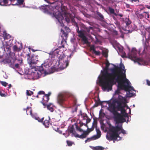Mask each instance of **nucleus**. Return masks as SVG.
<instances>
[{
	"label": "nucleus",
	"mask_w": 150,
	"mask_h": 150,
	"mask_svg": "<svg viewBox=\"0 0 150 150\" xmlns=\"http://www.w3.org/2000/svg\"><path fill=\"white\" fill-rule=\"evenodd\" d=\"M69 61L67 60L64 61V59H59V64L61 70H63L68 66Z\"/></svg>",
	"instance_id": "nucleus-8"
},
{
	"label": "nucleus",
	"mask_w": 150,
	"mask_h": 150,
	"mask_svg": "<svg viewBox=\"0 0 150 150\" xmlns=\"http://www.w3.org/2000/svg\"><path fill=\"white\" fill-rule=\"evenodd\" d=\"M125 23L127 26H128L131 23V21L129 20V18H126Z\"/></svg>",
	"instance_id": "nucleus-30"
},
{
	"label": "nucleus",
	"mask_w": 150,
	"mask_h": 150,
	"mask_svg": "<svg viewBox=\"0 0 150 150\" xmlns=\"http://www.w3.org/2000/svg\"><path fill=\"white\" fill-rule=\"evenodd\" d=\"M57 131L60 134H62V131L59 130V129L57 128Z\"/></svg>",
	"instance_id": "nucleus-57"
},
{
	"label": "nucleus",
	"mask_w": 150,
	"mask_h": 150,
	"mask_svg": "<svg viewBox=\"0 0 150 150\" xmlns=\"http://www.w3.org/2000/svg\"><path fill=\"white\" fill-rule=\"evenodd\" d=\"M66 42V41L64 40V39H63L62 40L61 42V46H59V45H58V47L59 48H61L62 47L64 48V44H65Z\"/></svg>",
	"instance_id": "nucleus-25"
},
{
	"label": "nucleus",
	"mask_w": 150,
	"mask_h": 150,
	"mask_svg": "<svg viewBox=\"0 0 150 150\" xmlns=\"http://www.w3.org/2000/svg\"><path fill=\"white\" fill-rule=\"evenodd\" d=\"M97 123V121L96 120H95V119H94V121L93 123V126H94L95 125H96Z\"/></svg>",
	"instance_id": "nucleus-45"
},
{
	"label": "nucleus",
	"mask_w": 150,
	"mask_h": 150,
	"mask_svg": "<svg viewBox=\"0 0 150 150\" xmlns=\"http://www.w3.org/2000/svg\"><path fill=\"white\" fill-rule=\"evenodd\" d=\"M94 126H92V127L89 128L88 127L86 131H83V133L81 135H76L78 138H80L81 139H83L86 138L87 135H88L90 132L93 131L94 129Z\"/></svg>",
	"instance_id": "nucleus-7"
},
{
	"label": "nucleus",
	"mask_w": 150,
	"mask_h": 150,
	"mask_svg": "<svg viewBox=\"0 0 150 150\" xmlns=\"http://www.w3.org/2000/svg\"><path fill=\"white\" fill-rule=\"evenodd\" d=\"M115 103H117V105L116 106L117 109V111H120L121 114H122L125 117H127L128 118V114L126 112V110L125 109V107H127V109H129V111L130 112V108H129L128 106H126L125 104H124L122 105L123 101L122 100H117L115 101Z\"/></svg>",
	"instance_id": "nucleus-5"
},
{
	"label": "nucleus",
	"mask_w": 150,
	"mask_h": 150,
	"mask_svg": "<svg viewBox=\"0 0 150 150\" xmlns=\"http://www.w3.org/2000/svg\"><path fill=\"white\" fill-rule=\"evenodd\" d=\"M49 7V6L48 5H45L44 6H41V8L42 9L44 10V12L45 13H48V10L47 9L46 7Z\"/></svg>",
	"instance_id": "nucleus-26"
},
{
	"label": "nucleus",
	"mask_w": 150,
	"mask_h": 150,
	"mask_svg": "<svg viewBox=\"0 0 150 150\" xmlns=\"http://www.w3.org/2000/svg\"><path fill=\"white\" fill-rule=\"evenodd\" d=\"M23 110L26 111L27 115L30 114L32 117L34 115L32 113V110L30 107H27L26 109H24Z\"/></svg>",
	"instance_id": "nucleus-18"
},
{
	"label": "nucleus",
	"mask_w": 150,
	"mask_h": 150,
	"mask_svg": "<svg viewBox=\"0 0 150 150\" xmlns=\"http://www.w3.org/2000/svg\"><path fill=\"white\" fill-rule=\"evenodd\" d=\"M3 2L5 4H6L8 3V0H3Z\"/></svg>",
	"instance_id": "nucleus-52"
},
{
	"label": "nucleus",
	"mask_w": 150,
	"mask_h": 150,
	"mask_svg": "<svg viewBox=\"0 0 150 150\" xmlns=\"http://www.w3.org/2000/svg\"><path fill=\"white\" fill-rule=\"evenodd\" d=\"M68 132L69 133H72L75 137H77L76 135H79L78 134H76L75 131H74V128L73 125L69 127L68 128Z\"/></svg>",
	"instance_id": "nucleus-15"
},
{
	"label": "nucleus",
	"mask_w": 150,
	"mask_h": 150,
	"mask_svg": "<svg viewBox=\"0 0 150 150\" xmlns=\"http://www.w3.org/2000/svg\"><path fill=\"white\" fill-rule=\"evenodd\" d=\"M66 98L64 95L59 94L57 98L58 103L62 106L64 102L66 100Z\"/></svg>",
	"instance_id": "nucleus-9"
},
{
	"label": "nucleus",
	"mask_w": 150,
	"mask_h": 150,
	"mask_svg": "<svg viewBox=\"0 0 150 150\" xmlns=\"http://www.w3.org/2000/svg\"><path fill=\"white\" fill-rule=\"evenodd\" d=\"M45 1H46L47 2V3L50 4H54V2H53L52 3H51L48 0H44Z\"/></svg>",
	"instance_id": "nucleus-48"
},
{
	"label": "nucleus",
	"mask_w": 150,
	"mask_h": 150,
	"mask_svg": "<svg viewBox=\"0 0 150 150\" xmlns=\"http://www.w3.org/2000/svg\"><path fill=\"white\" fill-rule=\"evenodd\" d=\"M87 140H88V142H89L93 140V139H92V137H90V138H87Z\"/></svg>",
	"instance_id": "nucleus-51"
},
{
	"label": "nucleus",
	"mask_w": 150,
	"mask_h": 150,
	"mask_svg": "<svg viewBox=\"0 0 150 150\" xmlns=\"http://www.w3.org/2000/svg\"><path fill=\"white\" fill-rule=\"evenodd\" d=\"M19 64H16L15 65V67L16 68H18L19 67Z\"/></svg>",
	"instance_id": "nucleus-55"
},
{
	"label": "nucleus",
	"mask_w": 150,
	"mask_h": 150,
	"mask_svg": "<svg viewBox=\"0 0 150 150\" xmlns=\"http://www.w3.org/2000/svg\"><path fill=\"white\" fill-rule=\"evenodd\" d=\"M146 83L148 85L150 86V81L148 80H146Z\"/></svg>",
	"instance_id": "nucleus-50"
},
{
	"label": "nucleus",
	"mask_w": 150,
	"mask_h": 150,
	"mask_svg": "<svg viewBox=\"0 0 150 150\" xmlns=\"http://www.w3.org/2000/svg\"><path fill=\"white\" fill-rule=\"evenodd\" d=\"M96 14L99 17V20L100 21H103L104 19V16L101 13L98 11H97Z\"/></svg>",
	"instance_id": "nucleus-20"
},
{
	"label": "nucleus",
	"mask_w": 150,
	"mask_h": 150,
	"mask_svg": "<svg viewBox=\"0 0 150 150\" xmlns=\"http://www.w3.org/2000/svg\"><path fill=\"white\" fill-rule=\"evenodd\" d=\"M78 36L82 39V40L84 43H88V41L87 38L85 35L83 30H81L78 33Z\"/></svg>",
	"instance_id": "nucleus-10"
},
{
	"label": "nucleus",
	"mask_w": 150,
	"mask_h": 150,
	"mask_svg": "<svg viewBox=\"0 0 150 150\" xmlns=\"http://www.w3.org/2000/svg\"><path fill=\"white\" fill-rule=\"evenodd\" d=\"M76 128L77 130L79 131L80 132H83V131L84 130H83L82 129H81L80 127H79L78 126L76 125Z\"/></svg>",
	"instance_id": "nucleus-35"
},
{
	"label": "nucleus",
	"mask_w": 150,
	"mask_h": 150,
	"mask_svg": "<svg viewBox=\"0 0 150 150\" xmlns=\"http://www.w3.org/2000/svg\"><path fill=\"white\" fill-rule=\"evenodd\" d=\"M13 50L14 52H20L21 50L22 47L21 45V47H18L17 45H16L13 46Z\"/></svg>",
	"instance_id": "nucleus-19"
},
{
	"label": "nucleus",
	"mask_w": 150,
	"mask_h": 150,
	"mask_svg": "<svg viewBox=\"0 0 150 150\" xmlns=\"http://www.w3.org/2000/svg\"><path fill=\"white\" fill-rule=\"evenodd\" d=\"M88 142V140H87V139L85 140V143H86Z\"/></svg>",
	"instance_id": "nucleus-62"
},
{
	"label": "nucleus",
	"mask_w": 150,
	"mask_h": 150,
	"mask_svg": "<svg viewBox=\"0 0 150 150\" xmlns=\"http://www.w3.org/2000/svg\"><path fill=\"white\" fill-rule=\"evenodd\" d=\"M108 10L110 13L113 14L115 16H117V14L115 12V10L114 9L110 7H108Z\"/></svg>",
	"instance_id": "nucleus-22"
},
{
	"label": "nucleus",
	"mask_w": 150,
	"mask_h": 150,
	"mask_svg": "<svg viewBox=\"0 0 150 150\" xmlns=\"http://www.w3.org/2000/svg\"><path fill=\"white\" fill-rule=\"evenodd\" d=\"M30 54L29 53L27 54L28 57V62L29 64L30 67L31 69H35V71L33 73V75L35 78L38 79L44 74H45L47 71V66L49 67L47 65H45V64H42L39 67H38L36 68L35 65L38 61L37 57L35 55L32 56L31 57H30Z\"/></svg>",
	"instance_id": "nucleus-2"
},
{
	"label": "nucleus",
	"mask_w": 150,
	"mask_h": 150,
	"mask_svg": "<svg viewBox=\"0 0 150 150\" xmlns=\"http://www.w3.org/2000/svg\"><path fill=\"white\" fill-rule=\"evenodd\" d=\"M123 64H121L119 67L115 66L111 69V73H108L107 71L103 72L102 76L99 79V82L101 85L102 89L104 91H108L112 89V86L116 82L118 83L119 87L122 88L124 87L127 89L129 87L127 85L129 80L126 78V70Z\"/></svg>",
	"instance_id": "nucleus-1"
},
{
	"label": "nucleus",
	"mask_w": 150,
	"mask_h": 150,
	"mask_svg": "<svg viewBox=\"0 0 150 150\" xmlns=\"http://www.w3.org/2000/svg\"><path fill=\"white\" fill-rule=\"evenodd\" d=\"M95 150H103L104 148L101 146H97L94 147Z\"/></svg>",
	"instance_id": "nucleus-31"
},
{
	"label": "nucleus",
	"mask_w": 150,
	"mask_h": 150,
	"mask_svg": "<svg viewBox=\"0 0 150 150\" xmlns=\"http://www.w3.org/2000/svg\"><path fill=\"white\" fill-rule=\"evenodd\" d=\"M54 105L52 103H50L48 104H47L45 106H44V108H45L47 107L48 110L50 111L51 112H53L54 110Z\"/></svg>",
	"instance_id": "nucleus-17"
},
{
	"label": "nucleus",
	"mask_w": 150,
	"mask_h": 150,
	"mask_svg": "<svg viewBox=\"0 0 150 150\" xmlns=\"http://www.w3.org/2000/svg\"><path fill=\"white\" fill-rule=\"evenodd\" d=\"M116 109H117L116 106L114 104H111L109 107V110L113 114L117 112Z\"/></svg>",
	"instance_id": "nucleus-13"
},
{
	"label": "nucleus",
	"mask_w": 150,
	"mask_h": 150,
	"mask_svg": "<svg viewBox=\"0 0 150 150\" xmlns=\"http://www.w3.org/2000/svg\"><path fill=\"white\" fill-rule=\"evenodd\" d=\"M72 23H74V25L76 27V29L77 31V32L78 33L79 31H80V30H79V27L78 25V24L75 21V20H74V21H71Z\"/></svg>",
	"instance_id": "nucleus-27"
},
{
	"label": "nucleus",
	"mask_w": 150,
	"mask_h": 150,
	"mask_svg": "<svg viewBox=\"0 0 150 150\" xmlns=\"http://www.w3.org/2000/svg\"><path fill=\"white\" fill-rule=\"evenodd\" d=\"M91 119L90 118H89L88 117L86 119V124H87L90 122H91Z\"/></svg>",
	"instance_id": "nucleus-43"
},
{
	"label": "nucleus",
	"mask_w": 150,
	"mask_h": 150,
	"mask_svg": "<svg viewBox=\"0 0 150 150\" xmlns=\"http://www.w3.org/2000/svg\"><path fill=\"white\" fill-rule=\"evenodd\" d=\"M32 51L33 52H34L35 51V50H34V49H32Z\"/></svg>",
	"instance_id": "nucleus-63"
},
{
	"label": "nucleus",
	"mask_w": 150,
	"mask_h": 150,
	"mask_svg": "<svg viewBox=\"0 0 150 150\" xmlns=\"http://www.w3.org/2000/svg\"><path fill=\"white\" fill-rule=\"evenodd\" d=\"M109 130L112 133H110L109 135H107L106 137L109 141L112 140L116 141L118 137L120 138L119 135L121 133L123 134H126V131L123 129L122 125L115 126H110Z\"/></svg>",
	"instance_id": "nucleus-4"
},
{
	"label": "nucleus",
	"mask_w": 150,
	"mask_h": 150,
	"mask_svg": "<svg viewBox=\"0 0 150 150\" xmlns=\"http://www.w3.org/2000/svg\"><path fill=\"white\" fill-rule=\"evenodd\" d=\"M103 55L106 58L108 56V54L106 52H103Z\"/></svg>",
	"instance_id": "nucleus-44"
},
{
	"label": "nucleus",
	"mask_w": 150,
	"mask_h": 150,
	"mask_svg": "<svg viewBox=\"0 0 150 150\" xmlns=\"http://www.w3.org/2000/svg\"><path fill=\"white\" fill-rule=\"evenodd\" d=\"M51 94L50 92H49L48 94H45L43 96L41 103L44 106H45L47 105V103L49 100V97Z\"/></svg>",
	"instance_id": "nucleus-11"
},
{
	"label": "nucleus",
	"mask_w": 150,
	"mask_h": 150,
	"mask_svg": "<svg viewBox=\"0 0 150 150\" xmlns=\"http://www.w3.org/2000/svg\"><path fill=\"white\" fill-rule=\"evenodd\" d=\"M96 130L97 133L96 135H97L98 137H100L101 134L100 131L99 129L97 128H96Z\"/></svg>",
	"instance_id": "nucleus-29"
},
{
	"label": "nucleus",
	"mask_w": 150,
	"mask_h": 150,
	"mask_svg": "<svg viewBox=\"0 0 150 150\" xmlns=\"http://www.w3.org/2000/svg\"><path fill=\"white\" fill-rule=\"evenodd\" d=\"M137 52V51L136 48H133L131 51L130 55L132 57L134 58L135 59L138 60V61H139L140 59L139 58H137V59H136Z\"/></svg>",
	"instance_id": "nucleus-14"
},
{
	"label": "nucleus",
	"mask_w": 150,
	"mask_h": 150,
	"mask_svg": "<svg viewBox=\"0 0 150 150\" xmlns=\"http://www.w3.org/2000/svg\"><path fill=\"white\" fill-rule=\"evenodd\" d=\"M67 145L69 146H72V142L69 141L67 140Z\"/></svg>",
	"instance_id": "nucleus-40"
},
{
	"label": "nucleus",
	"mask_w": 150,
	"mask_h": 150,
	"mask_svg": "<svg viewBox=\"0 0 150 150\" xmlns=\"http://www.w3.org/2000/svg\"><path fill=\"white\" fill-rule=\"evenodd\" d=\"M110 65V64L108 62L106 63V68L107 69L108 68Z\"/></svg>",
	"instance_id": "nucleus-47"
},
{
	"label": "nucleus",
	"mask_w": 150,
	"mask_h": 150,
	"mask_svg": "<svg viewBox=\"0 0 150 150\" xmlns=\"http://www.w3.org/2000/svg\"><path fill=\"white\" fill-rule=\"evenodd\" d=\"M115 24L116 25L117 27L120 28V23L118 21H116L115 23Z\"/></svg>",
	"instance_id": "nucleus-36"
},
{
	"label": "nucleus",
	"mask_w": 150,
	"mask_h": 150,
	"mask_svg": "<svg viewBox=\"0 0 150 150\" xmlns=\"http://www.w3.org/2000/svg\"><path fill=\"white\" fill-rule=\"evenodd\" d=\"M61 9L62 13L59 12L57 14L56 13L54 15L61 26L64 25V22L65 21L68 23H69L71 21H74V16L67 12V9L66 7L61 6Z\"/></svg>",
	"instance_id": "nucleus-3"
},
{
	"label": "nucleus",
	"mask_w": 150,
	"mask_h": 150,
	"mask_svg": "<svg viewBox=\"0 0 150 150\" xmlns=\"http://www.w3.org/2000/svg\"><path fill=\"white\" fill-rule=\"evenodd\" d=\"M113 18L114 19H115V18L114 16H113Z\"/></svg>",
	"instance_id": "nucleus-64"
},
{
	"label": "nucleus",
	"mask_w": 150,
	"mask_h": 150,
	"mask_svg": "<svg viewBox=\"0 0 150 150\" xmlns=\"http://www.w3.org/2000/svg\"><path fill=\"white\" fill-rule=\"evenodd\" d=\"M131 1L132 2H133V1H134V2L138 1V2H139V0H132Z\"/></svg>",
	"instance_id": "nucleus-59"
},
{
	"label": "nucleus",
	"mask_w": 150,
	"mask_h": 150,
	"mask_svg": "<svg viewBox=\"0 0 150 150\" xmlns=\"http://www.w3.org/2000/svg\"><path fill=\"white\" fill-rule=\"evenodd\" d=\"M0 82L3 86H6L8 84V83L5 81H0Z\"/></svg>",
	"instance_id": "nucleus-37"
},
{
	"label": "nucleus",
	"mask_w": 150,
	"mask_h": 150,
	"mask_svg": "<svg viewBox=\"0 0 150 150\" xmlns=\"http://www.w3.org/2000/svg\"><path fill=\"white\" fill-rule=\"evenodd\" d=\"M11 84H10L9 86H8V88H11Z\"/></svg>",
	"instance_id": "nucleus-61"
},
{
	"label": "nucleus",
	"mask_w": 150,
	"mask_h": 150,
	"mask_svg": "<svg viewBox=\"0 0 150 150\" xmlns=\"http://www.w3.org/2000/svg\"><path fill=\"white\" fill-rule=\"evenodd\" d=\"M122 115L117 112L113 114L114 120L116 123H122L126 121V120L123 117H125Z\"/></svg>",
	"instance_id": "nucleus-6"
},
{
	"label": "nucleus",
	"mask_w": 150,
	"mask_h": 150,
	"mask_svg": "<svg viewBox=\"0 0 150 150\" xmlns=\"http://www.w3.org/2000/svg\"><path fill=\"white\" fill-rule=\"evenodd\" d=\"M107 101H100V100H99L98 101H96L95 104L94 105V107H97L99 105H102L103 103V102H107Z\"/></svg>",
	"instance_id": "nucleus-21"
},
{
	"label": "nucleus",
	"mask_w": 150,
	"mask_h": 150,
	"mask_svg": "<svg viewBox=\"0 0 150 150\" xmlns=\"http://www.w3.org/2000/svg\"><path fill=\"white\" fill-rule=\"evenodd\" d=\"M5 62H6V63L9 64V65H10L11 67H12V66L13 64V63L14 62V61H13V63H12L11 61L8 59H6L5 60Z\"/></svg>",
	"instance_id": "nucleus-28"
},
{
	"label": "nucleus",
	"mask_w": 150,
	"mask_h": 150,
	"mask_svg": "<svg viewBox=\"0 0 150 150\" xmlns=\"http://www.w3.org/2000/svg\"><path fill=\"white\" fill-rule=\"evenodd\" d=\"M33 91H29L28 90H27L26 91V94L27 96H31L33 94Z\"/></svg>",
	"instance_id": "nucleus-34"
},
{
	"label": "nucleus",
	"mask_w": 150,
	"mask_h": 150,
	"mask_svg": "<svg viewBox=\"0 0 150 150\" xmlns=\"http://www.w3.org/2000/svg\"><path fill=\"white\" fill-rule=\"evenodd\" d=\"M117 16H119L121 17H122L123 16V15L122 14H117Z\"/></svg>",
	"instance_id": "nucleus-60"
},
{
	"label": "nucleus",
	"mask_w": 150,
	"mask_h": 150,
	"mask_svg": "<svg viewBox=\"0 0 150 150\" xmlns=\"http://www.w3.org/2000/svg\"><path fill=\"white\" fill-rule=\"evenodd\" d=\"M130 83L129 81L128 83V84H127L126 83H125V84L129 86V87L127 88L126 89H125L124 87H123L122 88H120L118 86V88L115 91V93L116 94H118L119 93H120V89H124L126 91H129V89L130 88H133V87H132L130 86L129 85V83Z\"/></svg>",
	"instance_id": "nucleus-12"
},
{
	"label": "nucleus",
	"mask_w": 150,
	"mask_h": 150,
	"mask_svg": "<svg viewBox=\"0 0 150 150\" xmlns=\"http://www.w3.org/2000/svg\"><path fill=\"white\" fill-rule=\"evenodd\" d=\"M80 115L81 116L83 119V120H86V118L88 117V116L86 114L83 113L82 111L81 110L80 111Z\"/></svg>",
	"instance_id": "nucleus-24"
},
{
	"label": "nucleus",
	"mask_w": 150,
	"mask_h": 150,
	"mask_svg": "<svg viewBox=\"0 0 150 150\" xmlns=\"http://www.w3.org/2000/svg\"><path fill=\"white\" fill-rule=\"evenodd\" d=\"M32 117L35 119L36 120H38V121L40 122H43V120L44 119V117H42L41 119H40L39 117H36L35 115H33L32 116Z\"/></svg>",
	"instance_id": "nucleus-23"
},
{
	"label": "nucleus",
	"mask_w": 150,
	"mask_h": 150,
	"mask_svg": "<svg viewBox=\"0 0 150 150\" xmlns=\"http://www.w3.org/2000/svg\"><path fill=\"white\" fill-rule=\"evenodd\" d=\"M126 7L127 8H129L130 7V5L127 4L126 3Z\"/></svg>",
	"instance_id": "nucleus-53"
},
{
	"label": "nucleus",
	"mask_w": 150,
	"mask_h": 150,
	"mask_svg": "<svg viewBox=\"0 0 150 150\" xmlns=\"http://www.w3.org/2000/svg\"><path fill=\"white\" fill-rule=\"evenodd\" d=\"M0 96L1 97H5L6 96L4 94L2 93L1 92V91H0Z\"/></svg>",
	"instance_id": "nucleus-49"
},
{
	"label": "nucleus",
	"mask_w": 150,
	"mask_h": 150,
	"mask_svg": "<svg viewBox=\"0 0 150 150\" xmlns=\"http://www.w3.org/2000/svg\"><path fill=\"white\" fill-rule=\"evenodd\" d=\"M94 53L96 55H99L100 54V52L99 51H97L95 50L94 52Z\"/></svg>",
	"instance_id": "nucleus-42"
},
{
	"label": "nucleus",
	"mask_w": 150,
	"mask_h": 150,
	"mask_svg": "<svg viewBox=\"0 0 150 150\" xmlns=\"http://www.w3.org/2000/svg\"><path fill=\"white\" fill-rule=\"evenodd\" d=\"M114 33L115 35H118L117 32V31L114 30Z\"/></svg>",
	"instance_id": "nucleus-58"
},
{
	"label": "nucleus",
	"mask_w": 150,
	"mask_h": 150,
	"mask_svg": "<svg viewBox=\"0 0 150 150\" xmlns=\"http://www.w3.org/2000/svg\"><path fill=\"white\" fill-rule=\"evenodd\" d=\"M89 30H87V31H88V32H89V31H90V29H93V27H90H90H89Z\"/></svg>",
	"instance_id": "nucleus-56"
},
{
	"label": "nucleus",
	"mask_w": 150,
	"mask_h": 150,
	"mask_svg": "<svg viewBox=\"0 0 150 150\" xmlns=\"http://www.w3.org/2000/svg\"><path fill=\"white\" fill-rule=\"evenodd\" d=\"M17 2L20 5H22L23 4L24 0H17Z\"/></svg>",
	"instance_id": "nucleus-39"
},
{
	"label": "nucleus",
	"mask_w": 150,
	"mask_h": 150,
	"mask_svg": "<svg viewBox=\"0 0 150 150\" xmlns=\"http://www.w3.org/2000/svg\"><path fill=\"white\" fill-rule=\"evenodd\" d=\"M38 95L45 94V92L43 91H40L38 93Z\"/></svg>",
	"instance_id": "nucleus-46"
},
{
	"label": "nucleus",
	"mask_w": 150,
	"mask_h": 150,
	"mask_svg": "<svg viewBox=\"0 0 150 150\" xmlns=\"http://www.w3.org/2000/svg\"><path fill=\"white\" fill-rule=\"evenodd\" d=\"M63 35H62V37L64 38V37H65V38H64V40H65V39H66L67 38V34L66 33H65L64 31H63ZM64 39V38H63Z\"/></svg>",
	"instance_id": "nucleus-33"
},
{
	"label": "nucleus",
	"mask_w": 150,
	"mask_h": 150,
	"mask_svg": "<svg viewBox=\"0 0 150 150\" xmlns=\"http://www.w3.org/2000/svg\"><path fill=\"white\" fill-rule=\"evenodd\" d=\"M3 36L4 39H8L11 37L10 35L7 33L4 34Z\"/></svg>",
	"instance_id": "nucleus-32"
},
{
	"label": "nucleus",
	"mask_w": 150,
	"mask_h": 150,
	"mask_svg": "<svg viewBox=\"0 0 150 150\" xmlns=\"http://www.w3.org/2000/svg\"><path fill=\"white\" fill-rule=\"evenodd\" d=\"M92 139L93 140L99 138L100 137H98L97 135H94L92 137Z\"/></svg>",
	"instance_id": "nucleus-38"
},
{
	"label": "nucleus",
	"mask_w": 150,
	"mask_h": 150,
	"mask_svg": "<svg viewBox=\"0 0 150 150\" xmlns=\"http://www.w3.org/2000/svg\"><path fill=\"white\" fill-rule=\"evenodd\" d=\"M77 107H76L74 109V110L72 111V112L73 113H74V112H76L77 111Z\"/></svg>",
	"instance_id": "nucleus-54"
},
{
	"label": "nucleus",
	"mask_w": 150,
	"mask_h": 150,
	"mask_svg": "<svg viewBox=\"0 0 150 150\" xmlns=\"http://www.w3.org/2000/svg\"><path fill=\"white\" fill-rule=\"evenodd\" d=\"M90 49L91 50H92L93 52L96 50L95 48L94 45H91V46Z\"/></svg>",
	"instance_id": "nucleus-41"
},
{
	"label": "nucleus",
	"mask_w": 150,
	"mask_h": 150,
	"mask_svg": "<svg viewBox=\"0 0 150 150\" xmlns=\"http://www.w3.org/2000/svg\"><path fill=\"white\" fill-rule=\"evenodd\" d=\"M50 117H48L46 118L43 122V124L45 127L47 128L51 124L50 122Z\"/></svg>",
	"instance_id": "nucleus-16"
}]
</instances>
